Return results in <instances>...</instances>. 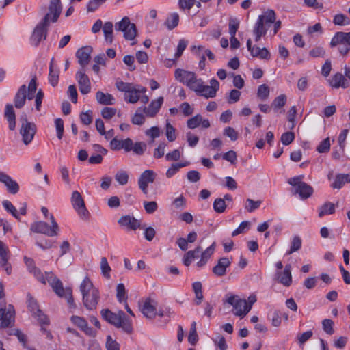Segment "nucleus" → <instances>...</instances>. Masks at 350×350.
Instances as JSON below:
<instances>
[{
    "mask_svg": "<svg viewBox=\"0 0 350 350\" xmlns=\"http://www.w3.org/2000/svg\"><path fill=\"white\" fill-rule=\"evenodd\" d=\"M322 325L323 330L329 335H332L334 334V322L332 320L329 319H325L322 321Z\"/></svg>",
    "mask_w": 350,
    "mask_h": 350,
    "instance_id": "052dcab7",
    "label": "nucleus"
},
{
    "mask_svg": "<svg viewBox=\"0 0 350 350\" xmlns=\"http://www.w3.org/2000/svg\"><path fill=\"white\" fill-rule=\"evenodd\" d=\"M187 162L172 163L166 171V176L168 178H172L175 174H176L180 170V169L187 166Z\"/></svg>",
    "mask_w": 350,
    "mask_h": 350,
    "instance_id": "79ce46f5",
    "label": "nucleus"
},
{
    "mask_svg": "<svg viewBox=\"0 0 350 350\" xmlns=\"http://www.w3.org/2000/svg\"><path fill=\"white\" fill-rule=\"evenodd\" d=\"M3 206L5 209L12 214L16 219H20L19 215L18 214V211L16 207L8 200H4L2 202Z\"/></svg>",
    "mask_w": 350,
    "mask_h": 350,
    "instance_id": "8fccbe9b",
    "label": "nucleus"
},
{
    "mask_svg": "<svg viewBox=\"0 0 350 350\" xmlns=\"http://www.w3.org/2000/svg\"><path fill=\"white\" fill-rule=\"evenodd\" d=\"M336 206L334 203L326 202L321 205L318 209V215L319 217H323L326 215H332L335 213Z\"/></svg>",
    "mask_w": 350,
    "mask_h": 350,
    "instance_id": "c9c22d12",
    "label": "nucleus"
},
{
    "mask_svg": "<svg viewBox=\"0 0 350 350\" xmlns=\"http://www.w3.org/2000/svg\"><path fill=\"white\" fill-rule=\"evenodd\" d=\"M96 98L98 103L104 105H113L116 100L111 94L109 93H104L101 91H98L96 92Z\"/></svg>",
    "mask_w": 350,
    "mask_h": 350,
    "instance_id": "f704fd0d",
    "label": "nucleus"
},
{
    "mask_svg": "<svg viewBox=\"0 0 350 350\" xmlns=\"http://www.w3.org/2000/svg\"><path fill=\"white\" fill-rule=\"evenodd\" d=\"M196 323L193 321L191 323L189 334L188 336V341L191 345H195L198 340V336L196 331Z\"/></svg>",
    "mask_w": 350,
    "mask_h": 350,
    "instance_id": "a18cd8bd",
    "label": "nucleus"
},
{
    "mask_svg": "<svg viewBox=\"0 0 350 350\" xmlns=\"http://www.w3.org/2000/svg\"><path fill=\"white\" fill-rule=\"evenodd\" d=\"M226 302L233 306L234 314L241 318L244 317L251 310V306H247V300L241 299L237 295L229 296Z\"/></svg>",
    "mask_w": 350,
    "mask_h": 350,
    "instance_id": "6e6552de",
    "label": "nucleus"
},
{
    "mask_svg": "<svg viewBox=\"0 0 350 350\" xmlns=\"http://www.w3.org/2000/svg\"><path fill=\"white\" fill-rule=\"evenodd\" d=\"M51 18L50 14H46L44 18L35 27L31 37V42L33 46H38L42 40L46 38L48 27L50 21H51Z\"/></svg>",
    "mask_w": 350,
    "mask_h": 350,
    "instance_id": "39448f33",
    "label": "nucleus"
},
{
    "mask_svg": "<svg viewBox=\"0 0 350 350\" xmlns=\"http://www.w3.org/2000/svg\"><path fill=\"white\" fill-rule=\"evenodd\" d=\"M202 250L200 246H197L193 250H189L187 252L183 258V264L189 267L192 262L193 260L196 257V254H198Z\"/></svg>",
    "mask_w": 350,
    "mask_h": 350,
    "instance_id": "58836bf2",
    "label": "nucleus"
},
{
    "mask_svg": "<svg viewBox=\"0 0 350 350\" xmlns=\"http://www.w3.org/2000/svg\"><path fill=\"white\" fill-rule=\"evenodd\" d=\"M102 317L113 325L118 328H122L124 332L131 334L133 331L131 321L126 318L125 313L119 310L117 313H113L109 309H103L101 310Z\"/></svg>",
    "mask_w": 350,
    "mask_h": 350,
    "instance_id": "f03ea898",
    "label": "nucleus"
},
{
    "mask_svg": "<svg viewBox=\"0 0 350 350\" xmlns=\"http://www.w3.org/2000/svg\"><path fill=\"white\" fill-rule=\"evenodd\" d=\"M79 290L83 306L89 310L96 309L100 300V293L89 277L84 278L79 286Z\"/></svg>",
    "mask_w": 350,
    "mask_h": 350,
    "instance_id": "f257e3e1",
    "label": "nucleus"
},
{
    "mask_svg": "<svg viewBox=\"0 0 350 350\" xmlns=\"http://www.w3.org/2000/svg\"><path fill=\"white\" fill-rule=\"evenodd\" d=\"M51 226L44 221H37L31 224V230L36 233H42L49 237H53L57 234L59 226L55 221L53 215H50Z\"/></svg>",
    "mask_w": 350,
    "mask_h": 350,
    "instance_id": "423d86ee",
    "label": "nucleus"
},
{
    "mask_svg": "<svg viewBox=\"0 0 350 350\" xmlns=\"http://www.w3.org/2000/svg\"><path fill=\"white\" fill-rule=\"evenodd\" d=\"M258 97L261 100H266L269 96V88L265 85H260L258 88Z\"/></svg>",
    "mask_w": 350,
    "mask_h": 350,
    "instance_id": "6e6d98bb",
    "label": "nucleus"
},
{
    "mask_svg": "<svg viewBox=\"0 0 350 350\" xmlns=\"http://www.w3.org/2000/svg\"><path fill=\"white\" fill-rule=\"evenodd\" d=\"M24 260L29 271L33 273L41 283L46 284L44 275L42 273L41 271L35 266L33 260L25 256Z\"/></svg>",
    "mask_w": 350,
    "mask_h": 350,
    "instance_id": "bb28decb",
    "label": "nucleus"
},
{
    "mask_svg": "<svg viewBox=\"0 0 350 350\" xmlns=\"http://www.w3.org/2000/svg\"><path fill=\"white\" fill-rule=\"evenodd\" d=\"M203 80L200 78H197V76L196 75L195 79L192 81V82L190 83V85L188 86V88L195 92L196 94L199 91L202 84L203 83Z\"/></svg>",
    "mask_w": 350,
    "mask_h": 350,
    "instance_id": "774afa93",
    "label": "nucleus"
},
{
    "mask_svg": "<svg viewBox=\"0 0 350 350\" xmlns=\"http://www.w3.org/2000/svg\"><path fill=\"white\" fill-rule=\"evenodd\" d=\"M92 111L88 110L85 112H82L80 114V119L83 124L89 125L92 122Z\"/></svg>",
    "mask_w": 350,
    "mask_h": 350,
    "instance_id": "338daca9",
    "label": "nucleus"
},
{
    "mask_svg": "<svg viewBox=\"0 0 350 350\" xmlns=\"http://www.w3.org/2000/svg\"><path fill=\"white\" fill-rule=\"evenodd\" d=\"M219 88V82L215 79H212L210 81V85H204L203 83L196 94L206 98H214Z\"/></svg>",
    "mask_w": 350,
    "mask_h": 350,
    "instance_id": "f8f14e48",
    "label": "nucleus"
},
{
    "mask_svg": "<svg viewBox=\"0 0 350 350\" xmlns=\"http://www.w3.org/2000/svg\"><path fill=\"white\" fill-rule=\"evenodd\" d=\"M295 139V134L293 132L288 131L283 133L281 136V142L285 145L288 146L293 142Z\"/></svg>",
    "mask_w": 350,
    "mask_h": 350,
    "instance_id": "e2e57ef3",
    "label": "nucleus"
},
{
    "mask_svg": "<svg viewBox=\"0 0 350 350\" xmlns=\"http://www.w3.org/2000/svg\"><path fill=\"white\" fill-rule=\"evenodd\" d=\"M278 282L285 286H289L292 283L291 266L286 265L283 271L277 273Z\"/></svg>",
    "mask_w": 350,
    "mask_h": 350,
    "instance_id": "cd10ccee",
    "label": "nucleus"
},
{
    "mask_svg": "<svg viewBox=\"0 0 350 350\" xmlns=\"http://www.w3.org/2000/svg\"><path fill=\"white\" fill-rule=\"evenodd\" d=\"M157 174L152 170H146L144 171L138 180V186L144 194L148 193V187L149 183L154 181Z\"/></svg>",
    "mask_w": 350,
    "mask_h": 350,
    "instance_id": "4468645a",
    "label": "nucleus"
},
{
    "mask_svg": "<svg viewBox=\"0 0 350 350\" xmlns=\"http://www.w3.org/2000/svg\"><path fill=\"white\" fill-rule=\"evenodd\" d=\"M5 117L9 123V129L12 131L14 130L16 127V116L12 105H6Z\"/></svg>",
    "mask_w": 350,
    "mask_h": 350,
    "instance_id": "72a5a7b5",
    "label": "nucleus"
},
{
    "mask_svg": "<svg viewBox=\"0 0 350 350\" xmlns=\"http://www.w3.org/2000/svg\"><path fill=\"white\" fill-rule=\"evenodd\" d=\"M44 278L46 282L50 284L59 297H65L70 307H75L70 288H64L62 282L52 272H46Z\"/></svg>",
    "mask_w": 350,
    "mask_h": 350,
    "instance_id": "20e7f679",
    "label": "nucleus"
},
{
    "mask_svg": "<svg viewBox=\"0 0 350 350\" xmlns=\"http://www.w3.org/2000/svg\"><path fill=\"white\" fill-rule=\"evenodd\" d=\"M163 103V98L160 96L157 99L152 100L148 107H143L142 111L146 116L153 118L159 112Z\"/></svg>",
    "mask_w": 350,
    "mask_h": 350,
    "instance_id": "4be33fe9",
    "label": "nucleus"
},
{
    "mask_svg": "<svg viewBox=\"0 0 350 350\" xmlns=\"http://www.w3.org/2000/svg\"><path fill=\"white\" fill-rule=\"evenodd\" d=\"M103 31L105 41L111 44L113 42V23L111 22H106L103 27Z\"/></svg>",
    "mask_w": 350,
    "mask_h": 350,
    "instance_id": "ea45409f",
    "label": "nucleus"
},
{
    "mask_svg": "<svg viewBox=\"0 0 350 350\" xmlns=\"http://www.w3.org/2000/svg\"><path fill=\"white\" fill-rule=\"evenodd\" d=\"M10 251L8 246L1 241H0V265L6 273L10 275L12 271V267L8 263Z\"/></svg>",
    "mask_w": 350,
    "mask_h": 350,
    "instance_id": "a211bd4d",
    "label": "nucleus"
},
{
    "mask_svg": "<svg viewBox=\"0 0 350 350\" xmlns=\"http://www.w3.org/2000/svg\"><path fill=\"white\" fill-rule=\"evenodd\" d=\"M329 85L334 88H347L349 87L348 81L341 73L335 74L329 80Z\"/></svg>",
    "mask_w": 350,
    "mask_h": 350,
    "instance_id": "7c9ffc66",
    "label": "nucleus"
},
{
    "mask_svg": "<svg viewBox=\"0 0 350 350\" xmlns=\"http://www.w3.org/2000/svg\"><path fill=\"white\" fill-rule=\"evenodd\" d=\"M166 137L170 142H174L176 139L175 129L167 121L165 126Z\"/></svg>",
    "mask_w": 350,
    "mask_h": 350,
    "instance_id": "bf43d9fd",
    "label": "nucleus"
},
{
    "mask_svg": "<svg viewBox=\"0 0 350 350\" xmlns=\"http://www.w3.org/2000/svg\"><path fill=\"white\" fill-rule=\"evenodd\" d=\"M330 149L329 138L327 137L323 139L317 147V151L319 153H325L329 152Z\"/></svg>",
    "mask_w": 350,
    "mask_h": 350,
    "instance_id": "13d9d810",
    "label": "nucleus"
},
{
    "mask_svg": "<svg viewBox=\"0 0 350 350\" xmlns=\"http://www.w3.org/2000/svg\"><path fill=\"white\" fill-rule=\"evenodd\" d=\"M333 23L335 25H348L350 24V19L343 14H338L334 16Z\"/></svg>",
    "mask_w": 350,
    "mask_h": 350,
    "instance_id": "c03bdc74",
    "label": "nucleus"
},
{
    "mask_svg": "<svg viewBox=\"0 0 350 350\" xmlns=\"http://www.w3.org/2000/svg\"><path fill=\"white\" fill-rule=\"evenodd\" d=\"M301 239L299 236L293 237L291 242L290 250L286 252V254L289 255L298 251L301 247Z\"/></svg>",
    "mask_w": 350,
    "mask_h": 350,
    "instance_id": "37998d69",
    "label": "nucleus"
},
{
    "mask_svg": "<svg viewBox=\"0 0 350 350\" xmlns=\"http://www.w3.org/2000/svg\"><path fill=\"white\" fill-rule=\"evenodd\" d=\"M231 260L227 257L220 258L216 265L213 267L212 271L217 277L226 274L227 269L230 266Z\"/></svg>",
    "mask_w": 350,
    "mask_h": 350,
    "instance_id": "6ab92c4d",
    "label": "nucleus"
},
{
    "mask_svg": "<svg viewBox=\"0 0 350 350\" xmlns=\"http://www.w3.org/2000/svg\"><path fill=\"white\" fill-rule=\"evenodd\" d=\"M178 22L179 15L178 13L174 12L167 17L165 22V25L169 30H172L178 25Z\"/></svg>",
    "mask_w": 350,
    "mask_h": 350,
    "instance_id": "a19ab883",
    "label": "nucleus"
},
{
    "mask_svg": "<svg viewBox=\"0 0 350 350\" xmlns=\"http://www.w3.org/2000/svg\"><path fill=\"white\" fill-rule=\"evenodd\" d=\"M115 29L122 31L124 38L128 40H133L137 35L135 25L131 23L130 19L126 16L115 24Z\"/></svg>",
    "mask_w": 350,
    "mask_h": 350,
    "instance_id": "1a4fd4ad",
    "label": "nucleus"
},
{
    "mask_svg": "<svg viewBox=\"0 0 350 350\" xmlns=\"http://www.w3.org/2000/svg\"><path fill=\"white\" fill-rule=\"evenodd\" d=\"M196 74L191 71H187L183 69L178 68L175 70V79L180 83L185 85L187 87L190 85V83L195 79Z\"/></svg>",
    "mask_w": 350,
    "mask_h": 350,
    "instance_id": "aec40b11",
    "label": "nucleus"
},
{
    "mask_svg": "<svg viewBox=\"0 0 350 350\" xmlns=\"http://www.w3.org/2000/svg\"><path fill=\"white\" fill-rule=\"evenodd\" d=\"M76 79L81 93L83 94H88L91 90V83L88 76L85 73L84 69H81L76 73Z\"/></svg>",
    "mask_w": 350,
    "mask_h": 350,
    "instance_id": "2eb2a0df",
    "label": "nucleus"
},
{
    "mask_svg": "<svg viewBox=\"0 0 350 350\" xmlns=\"http://www.w3.org/2000/svg\"><path fill=\"white\" fill-rule=\"evenodd\" d=\"M27 98V87L22 85L15 94L14 98V106L17 109L22 108L26 102Z\"/></svg>",
    "mask_w": 350,
    "mask_h": 350,
    "instance_id": "c756f323",
    "label": "nucleus"
},
{
    "mask_svg": "<svg viewBox=\"0 0 350 350\" xmlns=\"http://www.w3.org/2000/svg\"><path fill=\"white\" fill-rule=\"evenodd\" d=\"M226 204L225 200L222 198H216L213 202V209L216 213H222L226 211Z\"/></svg>",
    "mask_w": 350,
    "mask_h": 350,
    "instance_id": "49530a36",
    "label": "nucleus"
},
{
    "mask_svg": "<svg viewBox=\"0 0 350 350\" xmlns=\"http://www.w3.org/2000/svg\"><path fill=\"white\" fill-rule=\"evenodd\" d=\"M139 305L140 311L146 318L152 319L157 315V302L154 299L148 297L144 301H139Z\"/></svg>",
    "mask_w": 350,
    "mask_h": 350,
    "instance_id": "9b49d317",
    "label": "nucleus"
},
{
    "mask_svg": "<svg viewBox=\"0 0 350 350\" xmlns=\"http://www.w3.org/2000/svg\"><path fill=\"white\" fill-rule=\"evenodd\" d=\"M116 297H117L118 301H120V302L126 301L127 299V296L126 295L125 286L122 283H120L117 285Z\"/></svg>",
    "mask_w": 350,
    "mask_h": 350,
    "instance_id": "3c124183",
    "label": "nucleus"
},
{
    "mask_svg": "<svg viewBox=\"0 0 350 350\" xmlns=\"http://www.w3.org/2000/svg\"><path fill=\"white\" fill-rule=\"evenodd\" d=\"M247 48L253 57H258L262 59H269L271 57V54L267 48L260 49L256 45L252 46L251 39H248L247 41Z\"/></svg>",
    "mask_w": 350,
    "mask_h": 350,
    "instance_id": "dca6fc26",
    "label": "nucleus"
},
{
    "mask_svg": "<svg viewBox=\"0 0 350 350\" xmlns=\"http://www.w3.org/2000/svg\"><path fill=\"white\" fill-rule=\"evenodd\" d=\"M71 203L74 209L77 212L79 217L82 219H87L89 212L85 207V202L77 191H73L71 197Z\"/></svg>",
    "mask_w": 350,
    "mask_h": 350,
    "instance_id": "9d476101",
    "label": "nucleus"
},
{
    "mask_svg": "<svg viewBox=\"0 0 350 350\" xmlns=\"http://www.w3.org/2000/svg\"><path fill=\"white\" fill-rule=\"evenodd\" d=\"M115 179L120 185H124L128 183L129 175L125 171H119L115 175Z\"/></svg>",
    "mask_w": 350,
    "mask_h": 350,
    "instance_id": "4d7b16f0",
    "label": "nucleus"
},
{
    "mask_svg": "<svg viewBox=\"0 0 350 350\" xmlns=\"http://www.w3.org/2000/svg\"><path fill=\"white\" fill-rule=\"evenodd\" d=\"M215 250V242H213L208 247L202 252L200 260L196 263L198 267H204L213 254Z\"/></svg>",
    "mask_w": 350,
    "mask_h": 350,
    "instance_id": "473e14b6",
    "label": "nucleus"
},
{
    "mask_svg": "<svg viewBox=\"0 0 350 350\" xmlns=\"http://www.w3.org/2000/svg\"><path fill=\"white\" fill-rule=\"evenodd\" d=\"M118 224L129 230H135L140 227V222L134 217L131 215H124L119 218Z\"/></svg>",
    "mask_w": 350,
    "mask_h": 350,
    "instance_id": "a878e982",
    "label": "nucleus"
},
{
    "mask_svg": "<svg viewBox=\"0 0 350 350\" xmlns=\"http://www.w3.org/2000/svg\"><path fill=\"white\" fill-rule=\"evenodd\" d=\"M347 183H350V174H338L336 176V179L332 187L334 189H340Z\"/></svg>",
    "mask_w": 350,
    "mask_h": 350,
    "instance_id": "4c0bfd02",
    "label": "nucleus"
},
{
    "mask_svg": "<svg viewBox=\"0 0 350 350\" xmlns=\"http://www.w3.org/2000/svg\"><path fill=\"white\" fill-rule=\"evenodd\" d=\"M100 269H101V272H102L103 275L106 278H110L109 272L111 271V267H110V266L107 262V260L105 257L101 258Z\"/></svg>",
    "mask_w": 350,
    "mask_h": 350,
    "instance_id": "864d4df0",
    "label": "nucleus"
},
{
    "mask_svg": "<svg viewBox=\"0 0 350 350\" xmlns=\"http://www.w3.org/2000/svg\"><path fill=\"white\" fill-rule=\"evenodd\" d=\"M0 183H3L12 194H16L19 191L18 184L5 172H0Z\"/></svg>",
    "mask_w": 350,
    "mask_h": 350,
    "instance_id": "b1692460",
    "label": "nucleus"
},
{
    "mask_svg": "<svg viewBox=\"0 0 350 350\" xmlns=\"http://www.w3.org/2000/svg\"><path fill=\"white\" fill-rule=\"evenodd\" d=\"M20 122L21 123L20 134L23 143L28 145L33 140L36 133V126L34 123L27 120V116L24 113L20 117Z\"/></svg>",
    "mask_w": 350,
    "mask_h": 350,
    "instance_id": "0eeeda50",
    "label": "nucleus"
},
{
    "mask_svg": "<svg viewBox=\"0 0 350 350\" xmlns=\"http://www.w3.org/2000/svg\"><path fill=\"white\" fill-rule=\"evenodd\" d=\"M146 149V144L144 142H136L133 144L131 150L137 155H142Z\"/></svg>",
    "mask_w": 350,
    "mask_h": 350,
    "instance_id": "0e129e2a",
    "label": "nucleus"
},
{
    "mask_svg": "<svg viewBox=\"0 0 350 350\" xmlns=\"http://www.w3.org/2000/svg\"><path fill=\"white\" fill-rule=\"evenodd\" d=\"M295 194H299L301 199H306L312 196L313 189L306 183H299L297 188L293 191Z\"/></svg>",
    "mask_w": 350,
    "mask_h": 350,
    "instance_id": "2f4dec72",
    "label": "nucleus"
},
{
    "mask_svg": "<svg viewBox=\"0 0 350 350\" xmlns=\"http://www.w3.org/2000/svg\"><path fill=\"white\" fill-rule=\"evenodd\" d=\"M309 55L312 57H323L325 55V51L322 46H316L309 51Z\"/></svg>",
    "mask_w": 350,
    "mask_h": 350,
    "instance_id": "69168bd1",
    "label": "nucleus"
},
{
    "mask_svg": "<svg viewBox=\"0 0 350 350\" xmlns=\"http://www.w3.org/2000/svg\"><path fill=\"white\" fill-rule=\"evenodd\" d=\"M15 311L13 306L9 305L8 308H0V327H9L14 321Z\"/></svg>",
    "mask_w": 350,
    "mask_h": 350,
    "instance_id": "ddd939ff",
    "label": "nucleus"
},
{
    "mask_svg": "<svg viewBox=\"0 0 350 350\" xmlns=\"http://www.w3.org/2000/svg\"><path fill=\"white\" fill-rule=\"evenodd\" d=\"M275 13L273 10H269L264 14L259 16L258 21H261L265 25L270 27L275 21Z\"/></svg>",
    "mask_w": 350,
    "mask_h": 350,
    "instance_id": "e433bc0d",
    "label": "nucleus"
},
{
    "mask_svg": "<svg viewBox=\"0 0 350 350\" xmlns=\"http://www.w3.org/2000/svg\"><path fill=\"white\" fill-rule=\"evenodd\" d=\"M106 0H90L87 5L88 12H94Z\"/></svg>",
    "mask_w": 350,
    "mask_h": 350,
    "instance_id": "680f3d73",
    "label": "nucleus"
},
{
    "mask_svg": "<svg viewBox=\"0 0 350 350\" xmlns=\"http://www.w3.org/2000/svg\"><path fill=\"white\" fill-rule=\"evenodd\" d=\"M201 122H202V116L200 114H197L195 116H193V118L189 119L187 120V124L189 129H196V127H198V126H200L201 124Z\"/></svg>",
    "mask_w": 350,
    "mask_h": 350,
    "instance_id": "5fc2aeb1",
    "label": "nucleus"
},
{
    "mask_svg": "<svg viewBox=\"0 0 350 350\" xmlns=\"http://www.w3.org/2000/svg\"><path fill=\"white\" fill-rule=\"evenodd\" d=\"M240 21L237 18H230L229 20V33L230 36H235L239 27Z\"/></svg>",
    "mask_w": 350,
    "mask_h": 350,
    "instance_id": "603ef678",
    "label": "nucleus"
},
{
    "mask_svg": "<svg viewBox=\"0 0 350 350\" xmlns=\"http://www.w3.org/2000/svg\"><path fill=\"white\" fill-rule=\"evenodd\" d=\"M92 52V48L90 46H86L79 49L76 53V57L78 59V62L82 67L84 68L89 64L91 53Z\"/></svg>",
    "mask_w": 350,
    "mask_h": 350,
    "instance_id": "f3484780",
    "label": "nucleus"
},
{
    "mask_svg": "<svg viewBox=\"0 0 350 350\" xmlns=\"http://www.w3.org/2000/svg\"><path fill=\"white\" fill-rule=\"evenodd\" d=\"M62 5L60 0H50L49 6V12L50 16H52L51 22L55 23L57 21L61 12Z\"/></svg>",
    "mask_w": 350,
    "mask_h": 350,
    "instance_id": "c85d7f7f",
    "label": "nucleus"
},
{
    "mask_svg": "<svg viewBox=\"0 0 350 350\" xmlns=\"http://www.w3.org/2000/svg\"><path fill=\"white\" fill-rule=\"evenodd\" d=\"M117 89L124 93V100L129 103H136L140 99L141 95L146 92V88L144 86L131 83L117 81Z\"/></svg>",
    "mask_w": 350,
    "mask_h": 350,
    "instance_id": "7ed1b4c3",
    "label": "nucleus"
},
{
    "mask_svg": "<svg viewBox=\"0 0 350 350\" xmlns=\"http://www.w3.org/2000/svg\"><path fill=\"white\" fill-rule=\"evenodd\" d=\"M286 102V96L284 94H280L277 96L272 103V107L274 111H277L280 108L284 107Z\"/></svg>",
    "mask_w": 350,
    "mask_h": 350,
    "instance_id": "09e8293b",
    "label": "nucleus"
},
{
    "mask_svg": "<svg viewBox=\"0 0 350 350\" xmlns=\"http://www.w3.org/2000/svg\"><path fill=\"white\" fill-rule=\"evenodd\" d=\"M28 306L30 310L34 314L35 317L38 318V321L41 324H48L49 319L38 308L36 300L29 295H28Z\"/></svg>",
    "mask_w": 350,
    "mask_h": 350,
    "instance_id": "412c9836",
    "label": "nucleus"
},
{
    "mask_svg": "<svg viewBox=\"0 0 350 350\" xmlns=\"http://www.w3.org/2000/svg\"><path fill=\"white\" fill-rule=\"evenodd\" d=\"M339 44H345L350 46V31L336 32L330 42L331 47H335Z\"/></svg>",
    "mask_w": 350,
    "mask_h": 350,
    "instance_id": "393cba45",
    "label": "nucleus"
},
{
    "mask_svg": "<svg viewBox=\"0 0 350 350\" xmlns=\"http://www.w3.org/2000/svg\"><path fill=\"white\" fill-rule=\"evenodd\" d=\"M70 321L73 324L83 331L87 335L90 336H96V332L88 326L87 321L83 317L79 316H72Z\"/></svg>",
    "mask_w": 350,
    "mask_h": 350,
    "instance_id": "5701e85b",
    "label": "nucleus"
},
{
    "mask_svg": "<svg viewBox=\"0 0 350 350\" xmlns=\"http://www.w3.org/2000/svg\"><path fill=\"white\" fill-rule=\"evenodd\" d=\"M269 27L265 25L261 21H257L254 27L253 33L265 36Z\"/></svg>",
    "mask_w": 350,
    "mask_h": 350,
    "instance_id": "de8ad7c7",
    "label": "nucleus"
}]
</instances>
